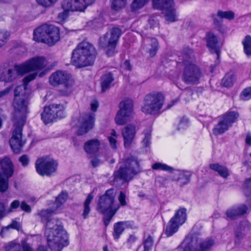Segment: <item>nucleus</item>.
<instances>
[{
  "label": "nucleus",
  "instance_id": "nucleus-17",
  "mask_svg": "<svg viewBox=\"0 0 251 251\" xmlns=\"http://www.w3.org/2000/svg\"><path fill=\"white\" fill-rule=\"evenodd\" d=\"M183 66V81L187 84L197 83L201 76L200 69L193 63H187Z\"/></svg>",
  "mask_w": 251,
  "mask_h": 251
},
{
  "label": "nucleus",
  "instance_id": "nucleus-19",
  "mask_svg": "<svg viewBox=\"0 0 251 251\" xmlns=\"http://www.w3.org/2000/svg\"><path fill=\"white\" fill-rule=\"evenodd\" d=\"M37 75V73L30 74L23 79L24 84L16 87L14 90V96L15 97L26 98L30 94V89L28 87L27 84L32 80H34Z\"/></svg>",
  "mask_w": 251,
  "mask_h": 251
},
{
  "label": "nucleus",
  "instance_id": "nucleus-7",
  "mask_svg": "<svg viewBox=\"0 0 251 251\" xmlns=\"http://www.w3.org/2000/svg\"><path fill=\"white\" fill-rule=\"evenodd\" d=\"M119 108L115 120L117 125H123L133 119V101L130 99L124 100L119 103Z\"/></svg>",
  "mask_w": 251,
  "mask_h": 251
},
{
  "label": "nucleus",
  "instance_id": "nucleus-18",
  "mask_svg": "<svg viewBox=\"0 0 251 251\" xmlns=\"http://www.w3.org/2000/svg\"><path fill=\"white\" fill-rule=\"evenodd\" d=\"M95 0H65L63 6L67 10L83 11Z\"/></svg>",
  "mask_w": 251,
  "mask_h": 251
},
{
  "label": "nucleus",
  "instance_id": "nucleus-28",
  "mask_svg": "<svg viewBox=\"0 0 251 251\" xmlns=\"http://www.w3.org/2000/svg\"><path fill=\"white\" fill-rule=\"evenodd\" d=\"M49 29L47 44L51 46L59 40L60 31L58 27L53 25H50Z\"/></svg>",
  "mask_w": 251,
  "mask_h": 251
},
{
  "label": "nucleus",
  "instance_id": "nucleus-32",
  "mask_svg": "<svg viewBox=\"0 0 251 251\" xmlns=\"http://www.w3.org/2000/svg\"><path fill=\"white\" fill-rule=\"evenodd\" d=\"M209 168L211 170L217 172L224 178H227L229 176L228 169L226 166L220 165L218 163H213L209 165Z\"/></svg>",
  "mask_w": 251,
  "mask_h": 251
},
{
  "label": "nucleus",
  "instance_id": "nucleus-46",
  "mask_svg": "<svg viewBox=\"0 0 251 251\" xmlns=\"http://www.w3.org/2000/svg\"><path fill=\"white\" fill-rule=\"evenodd\" d=\"M5 250L6 251H22V247L19 243L10 242L5 246Z\"/></svg>",
  "mask_w": 251,
  "mask_h": 251
},
{
  "label": "nucleus",
  "instance_id": "nucleus-31",
  "mask_svg": "<svg viewBox=\"0 0 251 251\" xmlns=\"http://www.w3.org/2000/svg\"><path fill=\"white\" fill-rule=\"evenodd\" d=\"M0 165L1 166L2 172L8 174L9 176H12L13 173V165L10 159L5 157L2 159H0Z\"/></svg>",
  "mask_w": 251,
  "mask_h": 251
},
{
  "label": "nucleus",
  "instance_id": "nucleus-6",
  "mask_svg": "<svg viewBox=\"0 0 251 251\" xmlns=\"http://www.w3.org/2000/svg\"><path fill=\"white\" fill-rule=\"evenodd\" d=\"M197 237H187L177 248L178 251H208L215 244L213 239L207 238L198 243Z\"/></svg>",
  "mask_w": 251,
  "mask_h": 251
},
{
  "label": "nucleus",
  "instance_id": "nucleus-48",
  "mask_svg": "<svg viewBox=\"0 0 251 251\" xmlns=\"http://www.w3.org/2000/svg\"><path fill=\"white\" fill-rule=\"evenodd\" d=\"M110 145L111 147L114 149L116 150L117 148V136L116 134V131L114 130H112L110 136L108 137Z\"/></svg>",
  "mask_w": 251,
  "mask_h": 251
},
{
  "label": "nucleus",
  "instance_id": "nucleus-56",
  "mask_svg": "<svg viewBox=\"0 0 251 251\" xmlns=\"http://www.w3.org/2000/svg\"><path fill=\"white\" fill-rule=\"evenodd\" d=\"M188 126V120L186 118H183L179 122L177 128L178 130L184 129L187 128Z\"/></svg>",
  "mask_w": 251,
  "mask_h": 251
},
{
  "label": "nucleus",
  "instance_id": "nucleus-43",
  "mask_svg": "<svg viewBox=\"0 0 251 251\" xmlns=\"http://www.w3.org/2000/svg\"><path fill=\"white\" fill-rule=\"evenodd\" d=\"M152 169L153 170H161L169 172H172L175 169L165 164L161 163H155L152 165Z\"/></svg>",
  "mask_w": 251,
  "mask_h": 251
},
{
  "label": "nucleus",
  "instance_id": "nucleus-42",
  "mask_svg": "<svg viewBox=\"0 0 251 251\" xmlns=\"http://www.w3.org/2000/svg\"><path fill=\"white\" fill-rule=\"evenodd\" d=\"M242 43L246 54L248 56L251 55V36H246Z\"/></svg>",
  "mask_w": 251,
  "mask_h": 251
},
{
  "label": "nucleus",
  "instance_id": "nucleus-15",
  "mask_svg": "<svg viewBox=\"0 0 251 251\" xmlns=\"http://www.w3.org/2000/svg\"><path fill=\"white\" fill-rule=\"evenodd\" d=\"M28 99L26 98L15 97L13 101V107L15 110L13 122L18 121L19 123L23 120L24 124L26 122V114L28 112Z\"/></svg>",
  "mask_w": 251,
  "mask_h": 251
},
{
  "label": "nucleus",
  "instance_id": "nucleus-33",
  "mask_svg": "<svg viewBox=\"0 0 251 251\" xmlns=\"http://www.w3.org/2000/svg\"><path fill=\"white\" fill-rule=\"evenodd\" d=\"M130 224L128 222H119L114 225L113 237L115 239H118L125 229L128 227Z\"/></svg>",
  "mask_w": 251,
  "mask_h": 251
},
{
  "label": "nucleus",
  "instance_id": "nucleus-29",
  "mask_svg": "<svg viewBox=\"0 0 251 251\" xmlns=\"http://www.w3.org/2000/svg\"><path fill=\"white\" fill-rule=\"evenodd\" d=\"M247 210V206L244 204L241 205L238 207L230 208L226 212L227 219L231 220L235 219L237 217L245 214Z\"/></svg>",
  "mask_w": 251,
  "mask_h": 251
},
{
  "label": "nucleus",
  "instance_id": "nucleus-61",
  "mask_svg": "<svg viewBox=\"0 0 251 251\" xmlns=\"http://www.w3.org/2000/svg\"><path fill=\"white\" fill-rule=\"evenodd\" d=\"M6 215V209L5 205L2 202H0V220Z\"/></svg>",
  "mask_w": 251,
  "mask_h": 251
},
{
  "label": "nucleus",
  "instance_id": "nucleus-12",
  "mask_svg": "<svg viewBox=\"0 0 251 251\" xmlns=\"http://www.w3.org/2000/svg\"><path fill=\"white\" fill-rule=\"evenodd\" d=\"M63 107L61 104H52L45 107L41 114L42 120L45 124L64 117Z\"/></svg>",
  "mask_w": 251,
  "mask_h": 251
},
{
  "label": "nucleus",
  "instance_id": "nucleus-44",
  "mask_svg": "<svg viewBox=\"0 0 251 251\" xmlns=\"http://www.w3.org/2000/svg\"><path fill=\"white\" fill-rule=\"evenodd\" d=\"M217 16L221 19H226L228 20H232L234 18V13L231 11L219 10L217 12Z\"/></svg>",
  "mask_w": 251,
  "mask_h": 251
},
{
  "label": "nucleus",
  "instance_id": "nucleus-47",
  "mask_svg": "<svg viewBox=\"0 0 251 251\" xmlns=\"http://www.w3.org/2000/svg\"><path fill=\"white\" fill-rule=\"evenodd\" d=\"M149 0H134L132 2L131 7L133 10H136L144 6Z\"/></svg>",
  "mask_w": 251,
  "mask_h": 251
},
{
  "label": "nucleus",
  "instance_id": "nucleus-35",
  "mask_svg": "<svg viewBox=\"0 0 251 251\" xmlns=\"http://www.w3.org/2000/svg\"><path fill=\"white\" fill-rule=\"evenodd\" d=\"M93 198L94 196L93 194L92 193L89 194L83 204V209L81 216L85 219L88 217L90 212L91 208L90 205Z\"/></svg>",
  "mask_w": 251,
  "mask_h": 251
},
{
  "label": "nucleus",
  "instance_id": "nucleus-3",
  "mask_svg": "<svg viewBox=\"0 0 251 251\" xmlns=\"http://www.w3.org/2000/svg\"><path fill=\"white\" fill-rule=\"evenodd\" d=\"M96 54L94 46L88 42L83 41L73 50L72 61L79 68L91 66L94 63Z\"/></svg>",
  "mask_w": 251,
  "mask_h": 251
},
{
  "label": "nucleus",
  "instance_id": "nucleus-1",
  "mask_svg": "<svg viewBox=\"0 0 251 251\" xmlns=\"http://www.w3.org/2000/svg\"><path fill=\"white\" fill-rule=\"evenodd\" d=\"M47 65V61L43 57H33L20 65H15L13 67L3 71L0 75L1 79L5 82L14 80L19 75L36 70H41Z\"/></svg>",
  "mask_w": 251,
  "mask_h": 251
},
{
  "label": "nucleus",
  "instance_id": "nucleus-13",
  "mask_svg": "<svg viewBox=\"0 0 251 251\" xmlns=\"http://www.w3.org/2000/svg\"><path fill=\"white\" fill-rule=\"evenodd\" d=\"M153 7L162 11L165 19L169 22L176 20L173 0H152Z\"/></svg>",
  "mask_w": 251,
  "mask_h": 251
},
{
  "label": "nucleus",
  "instance_id": "nucleus-21",
  "mask_svg": "<svg viewBox=\"0 0 251 251\" xmlns=\"http://www.w3.org/2000/svg\"><path fill=\"white\" fill-rule=\"evenodd\" d=\"M136 132V127L134 125L129 124L124 127L122 134L124 140V146L128 148L131 145Z\"/></svg>",
  "mask_w": 251,
  "mask_h": 251
},
{
  "label": "nucleus",
  "instance_id": "nucleus-5",
  "mask_svg": "<svg viewBox=\"0 0 251 251\" xmlns=\"http://www.w3.org/2000/svg\"><path fill=\"white\" fill-rule=\"evenodd\" d=\"M164 98L159 93L147 94L144 99V103L141 110L145 114L155 115L157 114L164 104Z\"/></svg>",
  "mask_w": 251,
  "mask_h": 251
},
{
  "label": "nucleus",
  "instance_id": "nucleus-20",
  "mask_svg": "<svg viewBox=\"0 0 251 251\" xmlns=\"http://www.w3.org/2000/svg\"><path fill=\"white\" fill-rule=\"evenodd\" d=\"M95 114L89 113L84 114L79 119L80 126L78 130V134L81 135L87 133L92 129L95 123Z\"/></svg>",
  "mask_w": 251,
  "mask_h": 251
},
{
  "label": "nucleus",
  "instance_id": "nucleus-60",
  "mask_svg": "<svg viewBox=\"0 0 251 251\" xmlns=\"http://www.w3.org/2000/svg\"><path fill=\"white\" fill-rule=\"evenodd\" d=\"M20 207L22 210L27 213H30L31 211L30 206L28 205L25 201H23L21 202Z\"/></svg>",
  "mask_w": 251,
  "mask_h": 251
},
{
  "label": "nucleus",
  "instance_id": "nucleus-36",
  "mask_svg": "<svg viewBox=\"0 0 251 251\" xmlns=\"http://www.w3.org/2000/svg\"><path fill=\"white\" fill-rule=\"evenodd\" d=\"M186 210L185 208H180L176 211L174 216L172 218L180 226L183 224L186 220Z\"/></svg>",
  "mask_w": 251,
  "mask_h": 251
},
{
  "label": "nucleus",
  "instance_id": "nucleus-57",
  "mask_svg": "<svg viewBox=\"0 0 251 251\" xmlns=\"http://www.w3.org/2000/svg\"><path fill=\"white\" fill-rule=\"evenodd\" d=\"M126 194L123 191H120L118 199L121 206H124L126 205L127 203L126 202Z\"/></svg>",
  "mask_w": 251,
  "mask_h": 251
},
{
  "label": "nucleus",
  "instance_id": "nucleus-64",
  "mask_svg": "<svg viewBox=\"0 0 251 251\" xmlns=\"http://www.w3.org/2000/svg\"><path fill=\"white\" fill-rule=\"evenodd\" d=\"M99 106L98 101L97 100L93 101L91 104V108L92 111H96Z\"/></svg>",
  "mask_w": 251,
  "mask_h": 251
},
{
  "label": "nucleus",
  "instance_id": "nucleus-2",
  "mask_svg": "<svg viewBox=\"0 0 251 251\" xmlns=\"http://www.w3.org/2000/svg\"><path fill=\"white\" fill-rule=\"evenodd\" d=\"M116 191L114 189L106 190L105 193L100 196L96 205V210L100 214L104 215L103 221L107 226L113 217L120 208V205L116 202Z\"/></svg>",
  "mask_w": 251,
  "mask_h": 251
},
{
  "label": "nucleus",
  "instance_id": "nucleus-62",
  "mask_svg": "<svg viewBox=\"0 0 251 251\" xmlns=\"http://www.w3.org/2000/svg\"><path fill=\"white\" fill-rule=\"evenodd\" d=\"M122 68L123 70H126V71H130L132 69V66L130 65V63L129 61V60H126L123 64L122 65Z\"/></svg>",
  "mask_w": 251,
  "mask_h": 251
},
{
  "label": "nucleus",
  "instance_id": "nucleus-51",
  "mask_svg": "<svg viewBox=\"0 0 251 251\" xmlns=\"http://www.w3.org/2000/svg\"><path fill=\"white\" fill-rule=\"evenodd\" d=\"M148 26L151 29H157L159 27V21L156 17H151L148 20Z\"/></svg>",
  "mask_w": 251,
  "mask_h": 251
},
{
  "label": "nucleus",
  "instance_id": "nucleus-38",
  "mask_svg": "<svg viewBox=\"0 0 251 251\" xmlns=\"http://www.w3.org/2000/svg\"><path fill=\"white\" fill-rule=\"evenodd\" d=\"M180 225L171 219L168 224L165 230V233L167 236H171L176 233Z\"/></svg>",
  "mask_w": 251,
  "mask_h": 251
},
{
  "label": "nucleus",
  "instance_id": "nucleus-50",
  "mask_svg": "<svg viewBox=\"0 0 251 251\" xmlns=\"http://www.w3.org/2000/svg\"><path fill=\"white\" fill-rule=\"evenodd\" d=\"M8 33L4 30L0 29V48H2L7 42Z\"/></svg>",
  "mask_w": 251,
  "mask_h": 251
},
{
  "label": "nucleus",
  "instance_id": "nucleus-24",
  "mask_svg": "<svg viewBox=\"0 0 251 251\" xmlns=\"http://www.w3.org/2000/svg\"><path fill=\"white\" fill-rule=\"evenodd\" d=\"M49 25L44 24L36 28L34 30L33 39L37 42L47 44Z\"/></svg>",
  "mask_w": 251,
  "mask_h": 251
},
{
  "label": "nucleus",
  "instance_id": "nucleus-16",
  "mask_svg": "<svg viewBox=\"0 0 251 251\" xmlns=\"http://www.w3.org/2000/svg\"><path fill=\"white\" fill-rule=\"evenodd\" d=\"M238 117L239 114L234 111L229 112L225 114L213 128V134L218 135L224 133L236 121Z\"/></svg>",
  "mask_w": 251,
  "mask_h": 251
},
{
  "label": "nucleus",
  "instance_id": "nucleus-53",
  "mask_svg": "<svg viewBox=\"0 0 251 251\" xmlns=\"http://www.w3.org/2000/svg\"><path fill=\"white\" fill-rule=\"evenodd\" d=\"M145 137L142 141L143 145L145 147H148L150 144V139L151 138V130L150 129L144 131Z\"/></svg>",
  "mask_w": 251,
  "mask_h": 251
},
{
  "label": "nucleus",
  "instance_id": "nucleus-34",
  "mask_svg": "<svg viewBox=\"0 0 251 251\" xmlns=\"http://www.w3.org/2000/svg\"><path fill=\"white\" fill-rule=\"evenodd\" d=\"M114 80L111 73L104 75L101 77V87L102 92H105L110 86V84Z\"/></svg>",
  "mask_w": 251,
  "mask_h": 251
},
{
  "label": "nucleus",
  "instance_id": "nucleus-45",
  "mask_svg": "<svg viewBox=\"0 0 251 251\" xmlns=\"http://www.w3.org/2000/svg\"><path fill=\"white\" fill-rule=\"evenodd\" d=\"M126 0H112L111 7L115 10L123 8L126 5Z\"/></svg>",
  "mask_w": 251,
  "mask_h": 251
},
{
  "label": "nucleus",
  "instance_id": "nucleus-9",
  "mask_svg": "<svg viewBox=\"0 0 251 251\" xmlns=\"http://www.w3.org/2000/svg\"><path fill=\"white\" fill-rule=\"evenodd\" d=\"M49 248L53 251H60L69 244L68 236L64 229L53 232V237L45 235Z\"/></svg>",
  "mask_w": 251,
  "mask_h": 251
},
{
  "label": "nucleus",
  "instance_id": "nucleus-4",
  "mask_svg": "<svg viewBox=\"0 0 251 251\" xmlns=\"http://www.w3.org/2000/svg\"><path fill=\"white\" fill-rule=\"evenodd\" d=\"M141 172L139 161L134 156H130L126 160L125 166L120 167L114 173L110 180L113 185L122 184L130 180L132 175H135Z\"/></svg>",
  "mask_w": 251,
  "mask_h": 251
},
{
  "label": "nucleus",
  "instance_id": "nucleus-25",
  "mask_svg": "<svg viewBox=\"0 0 251 251\" xmlns=\"http://www.w3.org/2000/svg\"><path fill=\"white\" fill-rule=\"evenodd\" d=\"M194 58L195 55L193 50L188 47L185 48L178 55L177 65H184L187 63H192V61Z\"/></svg>",
  "mask_w": 251,
  "mask_h": 251
},
{
  "label": "nucleus",
  "instance_id": "nucleus-58",
  "mask_svg": "<svg viewBox=\"0 0 251 251\" xmlns=\"http://www.w3.org/2000/svg\"><path fill=\"white\" fill-rule=\"evenodd\" d=\"M55 210L51 209H46V210H42L39 213V215L42 218H49L50 214L51 213H53Z\"/></svg>",
  "mask_w": 251,
  "mask_h": 251
},
{
  "label": "nucleus",
  "instance_id": "nucleus-26",
  "mask_svg": "<svg viewBox=\"0 0 251 251\" xmlns=\"http://www.w3.org/2000/svg\"><path fill=\"white\" fill-rule=\"evenodd\" d=\"M144 50L150 54V57L155 55L158 50V43L157 40L153 38H147L144 40Z\"/></svg>",
  "mask_w": 251,
  "mask_h": 251
},
{
  "label": "nucleus",
  "instance_id": "nucleus-11",
  "mask_svg": "<svg viewBox=\"0 0 251 251\" xmlns=\"http://www.w3.org/2000/svg\"><path fill=\"white\" fill-rule=\"evenodd\" d=\"M122 34V31L120 28H111L100 39L99 43L100 46L104 49L114 50Z\"/></svg>",
  "mask_w": 251,
  "mask_h": 251
},
{
  "label": "nucleus",
  "instance_id": "nucleus-22",
  "mask_svg": "<svg viewBox=\"0 0 251 251\" xmlns=\"http://www.w3.org/2000/svg\"><path fill=\"white\" fill-rule=\"evenodd\" d=\"M64 229L62 223L57 218H51L48 220L45 230V235L50 234L53 237V232Z\"/></svg>",
  "mask_w": 251,
  "mask_h": 251
},
{
  "label": "nucleus",
  "instance_id": "nucleus-23",
  "mask_svg": "<svg viewBox=\"0 0 251 251\" xmlns=\"http://www.w3.org/2000/svg\"><path fill=\"white\" fill-rule=\"evenodd\" d=\"M251 226L247 221H243L239 224L235 230V243L239 244L240 240L244 238L245 234L251 229Z\"/></svg>",
  "mask_w": 251,
  "mask_h": 251
},
{
  "label": "nucleus",
  "instance_id": "nucleus-52",
  "mask_svg": "<svg viewBox=\"0 0 251 251\" xmlns=\"http://www.w3.org/2000/svg\"><path fill=\"white\" fill-rule=\"evenodd\" d=\"M153 244V241L152 237L149 235L147 238H145L143 242L144 247V251H149Z\"/></svg>",
  "mask_w": 251,
  "mask_h": 251
},
{
  "label": "nucleus",
  "instance_id": "nucleus-27",
  "mask_svg": "<svg viewBox=\"0 0 251 251\" xmlns=\"http://www.w3.org/2000/svg\"><path fill=\"white\" fill-rule=\"evenodd\" d=\"M207 46L210 49L212 53H215L217 54V58L220 55V48L218 46V40L217 37L212 32H209L206 35Z\"/></svg>",
  "mask_w": 251,
  "mask_h": 251
},
{
  "label": "nucleus",
  "instance_id": "nucleus-30",
  "mask_svg": "<svg viewBox=\"0 0 251 251\" xmlns=\"http://www.w3.org/2000/svg\"><path fill=\"white\" fill-rule=\"evenodd\" d=\"M100 142L98 139H92L86 142L84 145V151L89 154L97 152L100 149Z\"/></svg>",
  "mask_w": 251,
  "mask_h": 251
},
{
  "label": "nucleus",
  "instance_id": "nucleus-55",
  "mask_svg": "<svg viewBox=\"0 0 251 251\" xmlns=\"http://www.w3.org/2000/svg\"><path fill=\"white\" fill-rule=\"evenodd\" d=\"M37 2L44 7H50L55 3L57 0H36Z\"/></svg>",
  "mask_w": 251,
  "mask_h": 251
},
{
  "label": "nucleus",
  "instance_id": "nucleus-63",
  "mask_svg": "<svg viewBox=\"0 0 251 251\" xmlns=\"http://www.w3.org/2000/svg\"><path fill=\"white\" fill-rule=\"evenodd\" d=\"M20 161L24 166H26L28 164V158L27 155H23L19 158Z\"/></svg>",
  "mask_w": 251,
  "mask_h": 251
},
{
  "label": "nucleus",
  "instance_id": "nucleus-8",
  "mask_svg": "<svg viewBox=\"0 0 251 251\" xmlns=\"http://www.w3.org/2000/svg\"><path fill=\"white\" fill-rule=\"evenodd\" d=\"M50 84L53 86L63 84L66 90L63 92L64 95H68L71 92V89L74 81L71 78V75L66 71H57L52 73L49 77Z\"/></svg>",
  "mask_w": 251,
  "mask_h": 251
},
{
  "label": "nucleus",
  "instance_id": "nucleus-40",
  "mask_svg": "<svg viewBox=\"0 0 251 251\" xmlns=\"http://www.w3.org/2000/svg\"><path fill=\"white\" fill-rule=\"evenodd\" d=\"M68 198V194L66 191H63L56 197L54 203V205L56 209L60 207L65 202Z\"/></svg>",
  "mask_w": 251,
  "mask_h": 251
},
{
  "label": "nucleus",
  "instance_id": "nucleus-10",
  "mask_svg": "<svg viewBox=\"0 0 251 251\" xmlns=\"http://www.w3.org/2000/svg\"><path fill=\"white\" fill-rule=\"evenodd\" d=\"M57 166L56 161L48 156L39 158L35 163L36 171L42 176H50L56 171Z\"/></svg>",
  "mask_w": 251,
  "mask_h": 251
},
{
  "label": "nucleus",
  "instance_id": "nucleus-14",
  "mask_svg": "<svg viewBox=\"0 0 251 251\" xmlns=\"http://www.w3.org/2000/svg\"><path fill=\"white\" fill-rule=\"evenodd\" d=\"M25 124L24 120L20 123L17 120L13 123V130L9 143L13 151L17 153L19 152L24 144L22 139L23 128Z\"/></svg>",
  "mask_w": 251,
  "mask_h": 251
},
{
  "label": "nucleus",
  "instance_id": "nucleus-59",
  "mask_svg": "<svg viewBox=\"0 0 251 251\" xmlns=\"http://www.w3.org/2000/svg\"><path fill=\"white\" fill-rule=\"evenodd\" d=\"M21 206L20 202L19 200L14 201L10 204V208L8 210L9 212H11L14 209H17Z\"/></svg>",
  "mask_w": 251,
  "mask_h": 251
},
{
  "label": "nucleus",
  "instance_id": "nucleus-49",
  "mask_svg": "<svg viewBox=\"0 0 251 251\" xmlns=\"http://www.w3.org/2000/svg\"><path fill=\"white\" fill-rule=\"evenodd\" d=\"M244 192L246 197L251 200V177L246 179L245 182Z\"/></svg>",
  "mask_w": 251,
  "mask_h": 251
},
{
  "label": "nucleus",
  "instance_id": "nucleus-39",
  "mask_svg": "<svg viewBox=\"0 0 251 251\" xmlns=\"http://www.w3.org/2000/svg\"><path fill=\"white\" fill-rule=\"evenodd\" d=\"M8 174L5 172L0 173V192H5L8 188Z\"/></svg>",
  "mask_w": 251,
  "mask_h": 251
},
{
  "label": "nucleus",
  "instance_id": "nucleus-37",
  "mask_svg": "<svg viewBox=\"0 0 251 251\" xmlns=\"http://www.w3.org/2000/svg\"><path fill=\"white\" fill-rule=\"evenodd\" d=\"M172 180L180 182L182 185H183L188 182L189 177L184 171L176 170L174 173Z\"/></svg>",
  "mask_w": 251,
  "mask_h": 251
},
{
  "label": "nucleus",
  "instance_id": "nucleus-41",
  "mask_svg": "<svg viewBox=\"0 0 251 251\" xmlns=\"http://www.w3.org/2000/svg\"><path fill=\"white\" fill-rule=\"evenodd\" d=\"M235 78L232 74H226L222 80V85L226 87H231L234 82Z\"/></svg>",
  "mask_w": 251,
  "mask_h": 251
},
{
  "label": "nucleus",
  "instance_id": "nucleus-54",
  "mask_svg": "<svg viewBox=\"0 0 251 251\" xmlns=\"http://www.w3.org/2000/svg\"><path fill=\"white\" fill-rule=\"evenodd\" d=\"M241 99L248 100L251 98V87L245 89L241 94Z\"/></svg>",
  "mask_w": 251,
  "mask_h": 251
}]
</instances>
